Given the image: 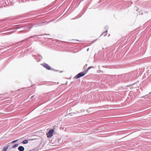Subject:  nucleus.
I'll use <instances>...</instances> for the list:
<instances>
[{"label": "nucleus", "mask_w": 151, "mask_h": 151, "mask_svg": "<svg viewBox=\"0 0 151 151\" xmlns=\"http://www.w3.org/2000/svg\"><path fill=\"white\" fill-rule=\"evenodd\" d=\"M86 73V71H83L81 72L75 76L74 77V78L76 79L79 78H80L84 76Z\"/></svg>", "instance_id": "1"}, {"label": "nucleus", "mask_w": 151, "mask_h": 151, "mask_svg": "<svg viewBox=\"0 0 151 151\" xmlns=\"http://www.w3.org/2000/svg\"><path fill=\"white\" fill-rule=\"evenodd\" d=\"M53 129H51L46 134L47 137L48 138H50L52 137L53 135Z\"/></svg>", "instance_id": "2"}, {"label": "nucleus", "mask_w": 151, "mask_h": 151, "mask_svg": "<svg viewBox=\"0 0 151 151\" xmlns=\"http://www.w3.org/2000/svg\"><path fill=\"white\" fill-rule=\"evenodd\" d=\"M41 65L47 70H50L51 69V68L50 66L46 63H43Z\"/></svg>", "instance_id": "3"}, {"label": "nucleus", "mask_w": 151, "mask_h": 151, "mask_svg": "<svg viewBox=\"0 0 151 151\" xmlns=\"http://www.w3.org/2000/svg\"><path fill=\"white\" fill-rule=\"evenodd\" d=\"M18 149L19 151H24V148L22 146H20L18 148Z\"/></svg>", "instance_id": "4"}, {"label": "nucleus", "mask_w": 151, "mask_h": 151, "mask_svg": "<svg viewBox=\"0 0 151 151\" xmlns=\"http://www.w3.org/2000/svg\"><path fill=\"white\" fill-rule=\"evenodd\" d=\"M28 141L27 140H24L22 142V143L24 144H26L28 143Z\"/></svg>", "instance_id": "5"}, {"label": "nucleus", "mask_w": 151, "mask_h": 151, "mask_svg": "<svg viewBox=\"0 0 151 151\" xmlns=\"http://www.w3.org/2000/svg\"><path fill=\"white\" fill-rule=\"evenodd\" d=\"M93 68V66H90V67H88L87 68V69L86 70H85V71H86V73L88 72V70L90 69H91V68Z\"/></svg>", "instance_id": "6"}, {"label": "nucleus", "mask_w": 151, "mask_h": 151, "mask_svg": "<svg viewBox=\"0 0 151 151\" xmlns=\"http://www.w3.org/2000/svg\"><path fill=\"white\" fill-rule=\"evenodd\" d=\"M9 147V145H8L7 147H4V148H3V150H6L8 147Z\"/></svg>", "instance_id": "7"}, {"label": "nucleus", "mask_w": 151, "mask_h": 151, "mask_svg": "<svg viewBox=\"0 0 151 151\" xmlns=\"http://www.w3.org/2000/svg\"><path fill=\"white\" fill-rule=\"evenodd\" d=\"M18 146V144H15L13 146V148H15V147H17Z\"/></svg>", "instance_id": "8"}, {"label": "nucleus", "mask_w": 151, "mask_h": 151, "mask_svg": "<svg viewBox=\"0 0 151 151\" xmlns=\"http://www.w3.org/2000/svg\"><path fill=\"white\" fill-rule=\"evenodd\" d=\"M18 139L14 140V141H12V142H11V143H15V142H17L18 141Z\"/></svg>", "instance_id": "9"}, {"label": "nucleus", "mask_w": 151, "mask_h": 151, "mask_svg": "<svg viewBox=\"0 0 151 151\" xmlns=\"http://www.w3.org/2000/svg\"><path fill=\"white\" fill-rule=\"evenodd\" d=\"M44 35H50L49 34H44Z\"/></svg>", "instance_id": "10"}, {"label": "nucleus", "mask_w": 151, "mask_h": 151, "mask_svg": "<svg viewBox=\"0 0 151 151\" xmlns=\"http://www.w3.org/2000/svg\"><path fill=\"white\" fill-rule=\"evenodd\" d=\"M3 151H6V150H3Z\"/></svg>", "instance_id": "11"}, {"label": "nucleus", "mask_w": 151, "mask_h": 151, "mask_svg": "<svg viewBox=\"0 0 151 151\" xmlns=\"http://www.w3.org/2000/svg\"><path fill=\"white\" fill-rule=\"evenodd\" d=\"M88 49L87 51H88Z\"/></svg>", "instance_id": "12"}]
</instances>
